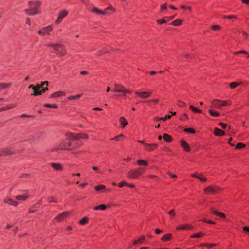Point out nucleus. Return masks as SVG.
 <instances>
[{
  "label": "nucleus",
  "mask_w": 249,
  "mask_h": 249,
  "mask_svg": "<svg viewBox=\"0 0 249 249\" xmlns=\"http://www.w3.org/2000/svg\"><path fill=\"white\" fill-rule=\"evenodd\" d=\"M144 146L145 147V150L149 151L152 152L155 150L157 147L158 144H148V143H144Z\"/></svg>",
  "instance_id": "a211bd4d"
},
{
  "label": "nucleus",
  "mask_w": 249,
  "mask_h": 249,
  "mask_svg": "<svg viewBox=\"0 0 249 249\" xmlns=\"http://www.w3.org/2000/svg\"><path fill=\"white\" fill-rule=\"evenodd\" d=\"M179 106H180L181 107H183L185 106V103L184 102H182L180 101H178V104Z\"/></svg>",
  "instance_id": "338daca9"
},
{
  "label": "nucleus",
  "mask_w": 249,
  "mask_h": 249,
  "mask_svg": "<svg viewBox=\"0 0 249 249\" xmlns=\"http://www.w3.org/2000/svg\"><path fill=\"white\" fill-rule=\"evenodd\" d=\"M88 222V218L87 217H84L82 218L79 221V224L81 225H84L87 224Z\"/></svg>",
  "instance_id": "e433bc0d"
},
{
  "label": "nucleus",
  "mask_w": 249,
  "mask_h": 249,
  "mask_svg": "<svg viewBox=\"0 0 249 249\" xmlns=\"http://www.w3.org/2000/svg\"><path fill=\"white\" fill-rule=\"evenodd\" d=\"M167 174H168V175L172 178H176L177 177V175H175V174H173L172 173H171V172H168L167 173Z\"/></svg>",
  "instance_id": "0e129e2a"
},
{
  "label": "nucleus",
  "mask_w": 249,
  "mask_h": 249,
  "mask_svg": "<svg viewBox=\"0 0 249 249\" xmlns=\"http://www.w3.org/2000/svg\"><path fill=\"white\" fill-rule=\"evenodd\" d=\"M189 107H190V109L194 112H197V113H201L202 112V111L200 109L196 108V107H194L193 105H190Z\"/></svg>",
  "instance_id": "4c0bfd02"
},
{
  "label": "nucleus",
  "mask_w": 249,
  "mask_h": 249,
  "mask_svg": "<svg viewBox=\"0 0 249 249\" xmlns=\"http://www.w3.org/2000/svg\"><path fill=\"white\" fill-rule=\"evenodd\" d=\"M29 197L28 193H25L22 195H18L15 196V199L18 201H25Z\"/></svg>",
  "instance_id": "6ab92c4d"
},
{
  "label": "nucleus",
  "mask_w": 249,
  "mask_h": 249,
  "mask_svg": "<svg viewBox=\"0 0 249 249\" xmlns=\"http://www.w3.org/2000/svg\"><path fill=\"white\" fill-rule=\"evenodd\" d=\"M234 53L235 54H240V53H243V54H247V56H248V57H249V53H248L246 51H244V50L240 51H238V52H234Z\"/></svg>",
  "instance_id": "3c124183"
},
{
  "label": "nucleus",
  "mask_w": 249,
  "mask_h": 249,
  "mask_svg": "<svg viewBox=\"0 0 249 249\" xmlns=\"http://www.w3.org/2000/svg\"><path fill=\"white\" fill-rule=\"evenodd\" d=\"M214 134L217 136H222L225 135V132L217 127L214 129Z\"/></svg>",
  "instance_id": "b1692460"
},
{
  "label": "nucleus",
  "mask_w": 249,
  "mask_h": 249,
  "mask_svg": "<svg viewBox=\"0 0 249 249\" xmlns=\"http://www.w3.org/2000/svg\"><path fill=\"white\" fill-rule=\"evenodd\" d=\"M53 30V27L52 25H48L46 27L42 28L38 31L39 35L41 36L50 35V32Z\"/></svg>",
  "instance_id": "6e6552de"
},
{
  "label": "nucleus",
  "mask_w": 249,
  "mask_h": 249,
  "mask_svg": "<svg viewBox=\"0 0 249 249\" xmlns=\"http://www.w3.org/2000/svg\"><path fill=\"white\" fill-rule=\"evenodd\" d=\"M65 95V93L62 91H58L53 93L52 94L51 97L55 98L57 97H60L61 96Z\"/></svg>",
  "instance_id": "cd10ccee"
},
{
  "label": "nucleus",
  "mask_w": 249,
  "mask_h": 249,
  "mask_svg": "<svg viewBox=\"0 0 249 249\" xmlns=\"http://www.w3.org/2000/svg\"><path fill=\"white\" fill-rule=\"evenodd\" d=\"M40 4V3L39 1H29V8L25 10L26 14L30 16H33L39 13L38 8H39Z\"/></svg>",
  "instance_id": "7ed1b4c3"
},
{
  "label": "nucleus",
  "mask_w": 249,
  "mask_h": 249,
  "mask_svg": "<svg viewBox=\"0 0 249 249\" xmlns=\"http://www.w3.org/2000/svg\"><path fill=\"white\" fill-rule=\"evenodd\" d=\"M34 93L32 94V95L34 96H37V95H40L42 94V92L41 90H37L36 89H34Z\"/></svg>",
  "instance_id": "37998d69"
},
{
  "label": "nucleus",
  "mask_w": 249,
  "mask_h": 249,
  "mask_svg": "<svg viewBox=\"0 0 249 249\" xmlns=\"http://www.w3.org/2000/svg\"><path fill=\"white\" fill-rule=\"evenodd\" d=\"M106 189V186L103 185H99L95 187V190L96 191L102 190Z\"/></svg>",
  "instance_id": "c03bdc74"
},
{
  "label": "nucleus",
  "mask_w": 249,
  "mask_h": 249,
  "mask_svg": "<svg viewBox=\"0 0 249 249\" xmlns=\"http://www.w3.org/2000/svg\"><path fill=\"white\" fill-rule=\"evenodd\" d=\"M175 16H176V15H174V16H171L170 17H165L163 19H162L160 20L158 19V20H157L156 21L158 23H159L160 24L166 23L168 21L172 20L173 19H174V18L175 17Z\"/></svg>",
  "instance_id": "412c9836"
},
{
  "label": "nucleus",
  "mask_w": 249,
  "mask_h": 249,
  "mask_svg": "<svg viewBox=\"0 0 249 249\" xmlns=\"http://www.w3.org/2000/svg\"><path fill=\"white\" fill-rule=\"evenodd\" d=\"M194 226L191 224H184L181 225H179L178 226H177L176 229L177 230H191L194 229Z\"/></svg>",
  "instance_id": "aec40b11"
},
{
  "label": "nucleus",
  "mask_w": 249,
  "mask_h": 249,
  "mask_svg": "<svg viewBox=\"0 0 249 249\" xmlns=\"http://www.w3.org/2000/svg\"><path fill=\"white\" fill-rule=\"evenodd\" d=\"M216 245V244L202 243L200 245V246H201V247L205 246V247H208L209 248H210L214 247Z\"/></svg>",
  "instance_id": "79ce46f5"
},
{
  "label": "nucleus",
  "mask_w": 249,
  "mask_h": 249,
  "mask_svg": "<svg viewBox=\"0 0 249 249\" xmlns=\"http://www.w3.org/2000/svg\"><path fill=\"white\" fill-rule=\"evenodd\" d=\"M204 235V233L200 232L197 233L196 234H195L194 235H191L190 237L192 238H199V237H201L202 236H203Z\"/></svg>",
  "instance_id": "a19ab883"
},
{
  "label": "nucleus",
  "mask_w": 249,
  "mask_h": 249,
  "mask_svg": "<svg viewBox=\"0 0 249 249\" xmlns=\"http://www.w3.org/2000/svg\"><path fill=\"white\" fill-rule=\"evenodd\" d=\"M16 107L15 104L7 105L3 108H0V112L5 111L8 109H10L14 107Z\"/></svg>",
  "instance_id": "2f4dec72"
},
{
  "label": "nucleus",
  "mask_w": 249,
  "mask_h": 249,
  "mask_svg": "<svg viewBox=\"0 0 249 249\" xmlns=\"http://www.w3.org/2000/svg\"><path fill=\"white\" fill-rule=\"evenodd\" d=\"M240 84V83L237 82H231L230 83L229 86L232 88V89H235L236 87H237L238 85Z\"/></svg>",
  "instance_id": "de8ad7c7"
},
{
  "label": "nucleus",
  "mask_w": 249,
  "mask_h": 249,
  "mask_svg": "<svg viewBox=\"0 0 249 249\" xmlns=\"http://www.w3.org/2000/svg\"><path fill=\"white\" fill-rule=\"evenodd\" d=\"M124 139V136L123 134H120L114 138L111 139V140H114L116 141H120Z\"/></svg>",
  "instance_id": "c756f323"
},
{
  "label": "nucleus",
  "mask_w": 249,
  "mask_h": 249,
  "mask_svg": "<svg viewBox=\"0 0 249 249\" xmlns=\"http://www.w3.org/2000/svg\"><path fill=\"white\" fill-rule=\"evenodd\" d=\"M107 206L105 204H101L99 206H95L93 208L94 210H105L107 209Z\"/></svg>",
  "instance_id": "c85d7f7f"
},
{
  "label": "nucleus",
  "mask_w": 249,
  "mask_h": 249,
  "mask_svg": "<svg viewBox=\"0 0 249 249\" xmlns=\"http://www.w3.org/2000/svg\"><path fill=\"white\" fill-rule=\"evenodd\" d=\"M182 22V20H181L180 19H176L175 21H174L173 22H172L171 23V24L173 26H179L181 24Z\"/></svg>",
  "instance_id": "58836bf2"
},
{
  "label": "nucleus",
  "mask_w": 249,
  "mask_h": 249,
  "mask_svg": "<svg viewBox=\"0 0 249 249\" xmlns=\"http://www.w3.org/2000/svg\"><path fill=\"white\" fill-rule=\"evenodd\" d=\"M208 112L210 113V114L212 116L217 117L220 115V113L218 112L215 111L212 109H209Z\"/></svg>",
  "instance_id": "7c9ffc66"
},
{
  "label": "nucleus",
  "mask_w": 249,
  "mask_h": 249,
  "mask_svg": "<svg viewBox=\"0 0 249 249\" xmlns=\"http://www.w3.org/2000/svg\"><path fill=\"white\" fill-rule=\"evenodd\" d=\"M50 166L54 170L61 172L64 170V166L62 164L58 162H51Z\"/></svg>",
  "instance_id": "9b49d317"
},
{
  "label": "nucleus",
  "mask_w": 249,
  "mask_h": 249,
  "mask_svg": "<svg viewBox=\"0 0 249 249\" xmlns=\"http://www.w3.org/2000/svg\"><path fill=\"white\" fill-rule=\"evenodd\" d=\"M13 152L9 149L3 148L0 149V156H4L12 154Z\"/></svg>",
  "instance_id": "4be33fe9"
},
{
  "label": "nucleus",
  "mask_w": 249,
  "mask_h": 249,
  "mask_svg": "<svg viewBox=\"0 0 249 249\" xmlns=\"http://www.w3.org/2000/svg\"><path fill=\"white\" fill-rule=\"evenodd\" d=\"M3 202L5 204H9L14 207H16L19 204L18 202L14 200L9 197H5L3 199Z\"/></svg>",
  "instance_id": "4468645a"
},
{
  "label": "nucleus",
  "mask_w": 249,
  "mask_h": 249,
  "mask_svg": "<svg viewBox=\"0 0 249 249\" xmlns=\"http://www.w3.org/2000/svg\"><path fill=\"white\" fill-rule=\"evenodd\" d=\"M180 144L182 148L186 152H189L190 151V147L187 143V142L184 140H182L180 141Z\"/></svg>",
  "instance_id": "5701e85b"
},
{
  "label": "nucleus",
  "mask_w": 249,
  "mask_h": 249,
  "mask_svg": "<svg viewBox=\"0 0 249 249\" xmlns=\"http://www.w3.org/2000/svg\"><path fill=\"white\" fill-rule=\"evenodd\" d=\"M146 239V236L144 235H142L132 240V246H137L142 244Z\"/></svg>",
  "instance_id": "9d476101"
},
{
  "label": "nucleus",
  "mask_w": 249,
  "mask_h": 249,
  "mask_svg": "<svg viewBox=\"0 0 249 249\" xmlns=\"http://www.w3.org/2000/svg\"><path fill=\"white\" fill-rule=\"evenodd\" d=\"M243 230L245 231L249 232V227L244 226L243 227Z\"/></svg>",
  "instance_id": "69168bd1"
},
{
  "label": "nucleus",
  "mask_w": 249,
  "mask_h": 249,
  "mask_svg": "<svg viewBox=\"0 0 249 249\" xmlns=\"http://www.w3.org/2000/svg\"><path fill=\"white\" fill-rule=\"evenodd\" d=\"M171 116V115H168L164 117H156L154 118V122L158 123V124H160V123H164L167 119H170Z\"/></svg>",
  "instance_id": "f3484780"
},
{
  "label": "nucleus",
  "mask_w": 249,
  "mask_h": 249,
  "mask_svg": "<svg viewBox=\"0 0 249 249\" xmlns=\"http://www.w3.org/2000/svg\"><path fill=\"white\" fill-rule=\"evenodd\" d=\"M114 92L121 93L123 96H125L126 93L130 94L132 91L127 89L125 87L118 84H114V88L112 90Z\"/></svg>",
  "instance_id": "20e7f679"
},
{
  "label": "nucleus",
  "mask_w": 249,
  "mask_h": 249,
  "mask_svg": "<svg viewBox=\"0 0 249 249\" xmlns=\"http://www.w3.org/2000/svg\"><path fill=\"white\" fill-rule=\"evenodd\" d=\"M200 174H198L197 172H196L195 173H193V174H192L191 175V176L193 178H198V177H199V175Z\"/></svg>",
  "instance_id": "e2e57ef3"
},
{
  "label": "nucleus",
  "mask_w": 249,
  "mask_h": 249,
  "mask_svg": "<svg viewBox=\"0 0 249 249\" xmlns=\"http://www.w3.org/2000/svg\"><path fill=\"white\" fill-rule=\"evenodd\" d=\"M30 177V175L27 173L22 174L20 176V177L22 178H28Z\"/></svg>",
  "instance_id": "052dcab7"
},
{
  "label": "nucleus",
  "mask_w": 249,
  "mask_h": 249,
  "mask_svg": "<svg viewBox=\"0 0 249 249\" xmlns=\"http://www.w3.org/2000/svg\"><path fill=\"white\" fill-rule=\"evenodd\" d=\"M91 168H92V170H94V171H95L97 173H99L100 174H104V171L103 170H100L99 167L97 166L93 165L91 167Z\"/></svg>",
  "instance_id": "bb28decb"
},
{
  "label": "nucleus",
  "mask_w": 249,
  "mask_h": 249,
  "mask_svg": "<svg viewBox=\"0 0 249 249\" xmlns=\"http://www.w3.org/2000/svg\"><path fill=\"white\" fill-rule=\"evenodd\" d=\"M211 29L213 30H219L221 29V27L217 25H213L211 26Z\"/></svg>",
  "instance_id": "13d9d810"
},
{
  "label": "nucleus",
  "mask_w": 249,
  "mask_h": 249,
  "mask_svg": "<svg viewBox=\"0 0 249 249\" xmlns=\"http://www.w3.org/2000/svg\"><path fill=\"white\" fill-rule=\"evenodd\" d=\"M163 138L166 142H170L172 141V137L166 133L163 134Z\"/></svg>",
  "instance_id": "473e14b6"
},
{
  "label": "nucleus",
  "mask_w": 249,
  "mask_h": 249,
  "mask_svg": "<svg viewBox=\"0 0 249 249\" xmlns=\"http://www.w3.org/2000/svg\"><path fill=\"white\" fill-rule=\"evenodd\" d=\"M167 9V5L166 3H164L161 5V9L162 11L166 10Z\"/></svg>",
  "instance_id": "774afa93"
},
{
  "label": "nucleus",
  "mask_w": 249,
  "mask_h": 249,
  "mask_svg": "<svg viewBox=\"0 0 249 249\" xmlns=\"http://www.w3.org/2000/svg\"><path fill=\"white\" fill-rule=\"evenodd\" d=\"M188 119V116L186 114H184L180 117V120L182 121L185 122Z\"/></svg>",
  "instance_id": "4d7b16f0"
},
{
  "label": "nucleus",
  "mask_w": 249,
  "mask_h": 249,
  "mask_svg": "<svg viewBox=\"0 0 249 249\" xmlns=\"http://www.w3.org/2000/svg\"><path fill=\"white\" fill-rule=\"evenodd\" d=\"M48 200L49 202L57 203V201L56 199L52 196H50L48 198Z\"/></svg>",
  "instance_id": "8fccbe9b"
},
{
  "label": "nucleus",
  "mask_w": 249,
  "mask_h": 249,
  "mask_svg": "<svg viewBox=\"0 0 249 249\" xmlns=\"http://www.w3.org/2000/svg\"><path fill=\"white\" fill-rule=\"evenodd\" d=\"M66 137L70 139L77 141H79L80 139H87L88 138V135L84 133H67L66 134Z\"/></svg>",
  "instance_id": "423d86ee"
},
{
  "label": "nucleus",
  "mask_w": 249,
  "mask_h": 249,
  "mask_svg": "<svg viewBox=\"0 0 249 249\" xmlns=\"http://www.w3.org/2000/svg\"><path fill=\"white\" fill-rule=\"evenodd\" d=\"M70 213L68 211H65L59 214L55 218L56 220L58 222H60L63 220L65 218L69 216Z\"/></svg>",
  "instance_id": "2eb2a0df"
},
{
  "label": "nucleus",
  "mask_w": 249,
  "mask_h": 249,
  "mask_svg": "<svg viewBox=\"0 0 249 249\" xmlns=\"http://www.w3.org/2000/svg\"><path fill=\"white\" fill-rule=\"evenodd\" d=\"M168 214L171 216L172 217H173L176 215V212L174 209H172L168 212Z\"/></svg>",
  "instance_id": "5fc2aeb1"
},
{
  "label": "nucleus",
  "mask_w": 249,
  "mask_h": 249,
  "mask_svg": "<svg viewBox=\"0 0 249 249\" xmlns=\"http://www.w3.org/2000/svg\"><path fill=\"white\" fill-rule=\"evenodd\" d=\"M222 189L220 186L212 184L204 187L203 191L206 195H214L219 193Z\"/></svg>",
  "instance_id": "f03ea898"
},
{
  "label": "nucleus",
  "mask_w": 249,
  "mask_h": 249,
  "mask_svg": "<svg viewBox=\"0 0 249 249\" xmlns=\"http://www.w3.org/2000/svg\"><path fill=\"white\" fill-rule=\"evenodd\" d=\"M93 12L97 13V14L105 15L107 14L106 12L103 11L96 7H94L92 10Z\"/></svg>",
  "instance_id": "c9c22d12"
},
{
  "label": "nucleus",
  "mask_w": 249,
  "mask_h": 249,
  "mask_svg": "<svg viewBox=\"0 0 249 249\" xmlns=\"http://www.w3.org/2000/svg\"><path fill=\"white\" fill-rule=\"evenodd\" d=\"M198 179L201 182L203 183L206 182L207 181V178L205 176H204L202 173L199 174Z\"/></svg>",
  "instance_id": "f704fd0d"
},
{
  "label": "nucleus",
  "mask_w": 249,
  "mask_h": 249,
  "mask_svg": "<svg viewBox=\"0 0 249 249\" xmlns=\"http://www.w3.org/2000/svg\"><path fill=\"white\" fill-rule=\"evenodd\" d=\"M127 177L131 179H137L140 176L137 169H131L127 173Z\"/></svg>",
  "instance_id": "1a4fd4ad"
},
{
  "label": "nucleus",
  "mask_w": 249,
  "mask_h": 249,
  "mask_svg": "<svg viewBox=\"0 0 249 249\" xmlns=\"http://www.w3.org/2000/svg\"><path fill=\"white\" fill-rule=\"evenodd\" d=\"M135 94L141 99H144L150 97L152 94L151 92L137 91Z\"/></svg>",
  "instance_id": "dca6fc26"
},
{
  "label": "nucleus",
  "mask_w": 249,
  "mask_h": 249,
  "mask_svg": "<svg viewBox=\"0 0 249 249\" xmlns=\"http://www.w3.org/2000/svg\"><path fill=\"white\" fill-rule=\"evenodd\" d=\"M83 143L79 141L71 140L67 138L63 140L59 144L58 149L60 150H73L79 149Z\"/></svg>",
  "instance_id": "f257e3e1"
},
{
  "label": "nucleus",
  "mask_w": 249,
  "mask_h": 249,
  "mask_svg": "<svg viewBox=\"0 0 249 249\" xmlns=\"http://www.w3.org/2000/svg\"><path fill=\"white\" fill-rule=\"evenodd\" d=\"M44 106L46 107L57 108L58 106L56 104H45Z\"/></svg>",
  "instance_id": "a18cd8bd"
},
{
  "label": "nucleus",
  "mask_w": 249,
  "mask_h": 249,
  "mask_svg": "<svg viewBox=\"0 0 249 249\" xmlns=\"http://www.w3.org/2000/svg\"><path fill=\"white\" fill-rule=\"evenodd\" d=\"M183 131L185 132L191 133V134H194L195 133V130L191 128H185V129H184Z\"/></svg>",
  "instance_id": "49530a36"
},
{
  "label": "nucleus",
  "mask_w": 249,
  "mask_h": 249,
  "mask_svg": "<svg viewBox=\"0 0 249 249\" xmlns=\"http://www.w3.org/2000/svg\"><path fill=\"white\" fill-rule=\"evenodd\" d=\"M11 84L10 83H0V90H2L8 88Z\"/></svg>",
  "instance_id": "72a5a7b5"
},
{
  "label": "nucleus",
  "mask_w": 249,
  "mask_h": 249,
  "mask_svg": "<svg viewBox=\"0 0 249 249\" xmlns=\"http://www.w3.org/2000/svg\"><path fill=\"white\" fill-rule=\"evenodd\" d=\"M223 17L224 18H227V19H236L237 17L235 15H229V16H224Z\"/></svg>",
  "instance_id": "603ef678"
},
{
  "label": "nucleus",
  "mask_w": 249,
  "mask_h": 249,
  "mask_svg": "<svg viewBox=\"0 0 249 249\" xmlns=\"http://www.w3.org/2000/svg\"><path fill=\"white\" fill-rule=\"evenodd\" d=\"M210 212L211 214L216 215L221 218L225 219L226 218V215L223 212L215 210L212 207L210 209Z\"/></svg>",
  "instance_id": "ddd939ff"
},
{
  "label": "nucleus",
  "mask_w": 249,
  "mask_h": 249,
  "mask_svg": "<svg viewBox=\"0 0 249 249\" xmlns=\"http://www.w3.org/2000/svg\"><path fill=\"white\" fill-rule=\"evenodd\" d=\"M172 237V235L170 233H167L164 235L161 238V240L163 242L170 241Z\"/></svg>",
  "instance_id": "a878e982"
},
{
  "label": "nucleus",
  "mask_w": 249,
  "mask_h": 249,
  "mask_svg": "<svg viewBox=\"0 0 249 249\" xmlns=\"http://www.w3.org/2000/svg\"><path fill=\"white\" fill-rule=\"evenodd\" d=\"M136 163L138 165H140V166L142 165V166H143L144 167H146V166H147L148 165V162L146 160H142V159H139V160H138L136 161Z\"/></svg>",
  "instance_id": "393cba45"
},
{
  "label": "nucleus",
  "mask_w": 249,
  "mask_h": 249,
  "mask_svg": "<svg viewBox=\"0 0 249 249\" xmlns=\"http://www.w3.org/2000/svg\"><path fill=\"white\" fill-rule=\"evenodd\" d=\"M127 185V183L125 181H121L118 184V186L120 188H122L124 186H126Z\"/></svg>",
  "instance_id": "864d4df0"
},
{
  "label": "nucleus",
  "mask_w": 249,
  "mask_h": 249,
  "mask_svg": "<svg viewBox=\"0 0 249 249\" xmlns=\"http://www.w3.org/2000/svg\"><path fill=\"white\" fill-rule=\"evenodd\" d=\"M226 106V102L218 99H213L211 102V107L221 109L222 107Z\"/></svg>",
  "instance_id": "0eeeda50"
},
{
  "label": "nucleus",
  "mask_w": 249,
  "mask_h": 249,
  "mask_svg": "<svg viewBox=\"0 0 249 249\" xmlns=\"http://www.w3.org/2000/svg\"><path fill=\"white\" fill-rule=\"evenodd\" d=\"M246 145L242 143H238L236 146V149H241L244 148Z\"/></svg>",
  "instance_id": "6e6d98bb"
},
{
  "label": "nucleus",
  "mask_w": 249,
  "mask_h": 249,
  "mask_svg": "<svg viewBox=\"0 0 249 249\" xmlns=\"http://www.w3.org/2000/svg\"><path fill=\"white\" fill-rule=\"evenodd\" d=\"M48 46L53 48L56 51V54L60 57L64 56L66 53L63 45L60 44H52Z\"/></svg>",
  "instance_id": "39448f33"
},
{
  "label": "nucleus",
  "mask_w": 249,
  "mask_h": 249,
  "mask_svg": "<svg viewBox=\"0 0 249 249\" xmlns=\"http://www.w3.org/2000/svg\"><path fill=\"white\" fill-rule=\"evenodd\" d=\"M35 89H37V90H40V89H42V87H43V85L41 83V84H37V85H36V86H35Z\"/></svg>",
  "instance_id": "680f3d73"
},
{
  "label": "nucleus",
  "mask_w": 249,
  "mask_h": 249,
  "mask_svg": "<svg viewBox=\"0 0 249 249\" xmlns=\"http://www.w3.org/2000/svg\"><path fill=\"white\" fill-rule=\"evenodd\" d=\"M68 14V12L66 10H62L60 11L58 14V16L55 23L57 24H59L62 20V19L65 18Z\"/></svg>",
  "instance_id": "f8f14e48"
},
{
  "label": "nucleus",
  "mask_w": 249,
  "mask_h": 249,
  "mask_svg": "<svg viewBox=\"0 0 249 249\" xmlns=\"http://www.w3.org/2000/svg\"><path fill=\"white\" fill-rule=\"evenodd\" d=\"M119 122L120 124H128L127 121L124 117H121L120 118Z\"/></svg>",
  "instance_id": "ea45409f"
},
{
  "label": "nucleus",
  "mask_w": 249,
  "mask_h": 249,
  "mask_svg": "<svg viewBox=\"0 0 249 249\" xmlns=\"http://www.w3.org/2000/svg\"><path fill=\"white\" fill-rule=\"evenodd\" d=\"M137 169L139 171V173L140 176L142 175L145 171V168L143 167H140L138 168Z\"/></svg>",
  "instance_id": "09e8293b"
},
{
  "label": "nucleus",
  "mask_w": 249,
  "mask_h": 249,
  "mask_svg": "<svg viewBox=\"0 0 249 249\" xmlns=\"http://www.w3.org/2000/svg\"><path fill=\"white\" fill-rule=\"evenodd\" d=\"M155 232L156 234H159L163 232V231L159 228H156L155 230Z\"/></svg>",
  "instance_id": "bf43d9fd"
}]
</instances>
